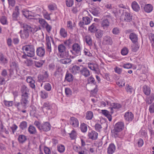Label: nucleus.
<instances>
[{
	"instance_id": "obj_1",
	"label": "nucleus",
	"mask_w": 154,
	"mask_h": 154,
	"mask_svg": "<svg viewBox=\"0 0 154 154\" xmlns=\"http://www.w3.org/2000/svg\"><path fill=\"white\" fill-rule=\"evenodd\" d=\"M21 26L23 30V32L21 30L20 33L21 38L24 39H26L29 37V33H34L40 29V27L35 25L26 23L21 24Z\"/></svg>"
},
{
	"instance_id": "obj_2",
	"label": "nucleus",
	"mask_w": 154,
	"mask_h": 154,
	"mask_svg": "<svg viewBox=\"0 0 154 154\" xmlns=\"http://www.w3.org/2000/svg\"><path fill=\"white\" fill-rule=\"evenodd\" d=\"M58 49L60 57L63 58L58 60L59 62L64 64L70 63L71 60L68 58L69 51L66 50V47L63 44H60L58 45Z\"/></svg>"
},
{
	"instance_id": "obj_3",
	"label": "nucleus",
	"mask_w": 154,
	"mask_h": 154,
	"mask_svg": "<svg viewBox=\"0 0 154 154\" xmlns=\"http://www.w3.org/2000/svg\"><path fill=\"white\" fill-rule=\"evenodd\" d=\"M21 98L20 100L22 108L26 109L29 106V102L28 100L29 93V90L25 85H22L21 88Z\"/></svg>"
},
{
	"instance_id": "obj_4",
	"label": "nucleus",
	"mask_w": 154,
	"mask_h": 154,
	"mask_svg": "<svg viewBox=\"0 0 154 154\" xmlns=\"http://www.w3.org/2000/svg\"><path fill=\"white\" fill-rule=\"evenodd\" d=\"M42 109L43 112L45 109L48 110L50 116L52 117L55 116L57 109V107L55 104H50L48 102L44 103Z\"/></svg>"
},
{
	"instance_id": "obj_5",
	"label": "nucleus",
	"mask_w": 154,
	"mask_h": 154,
	"mask_svg": "<svg viewBox=\"0 0 154 154\" xmlns=\"http://www.w3.org/2000/svg\"><path fill=\"white\" fill-rule=\"evenodd\" d=\"M24 52L26 53L28 57H33L35 54V48L33 45H29L23 46L22 48Z\"/></svg>"
},
{
	"instance_id": "obj_6",
	"label": "nucleus",
	"mask_w": 154,
	"mask_h": 154,
	"mask_svg": "<svg viewBox=\"0 0 154 154\" xmlns=\"http://www.w3.org/2000/svg\"><path fill=\"white\" fill-rule=\"evenodd\" d=\"M73 52H72L73 54L76 56L80 55L81 54V47L80 46L78 43L74 44L72 46Z\"/></svg>"
},
{
	"instance_id": "obj_7",
	"label": "nucleus",
	"mask_w": 154,
	"mask_h": 154,
	"mask_svg": "<svg viewBox=\"0 0 154 154\" xmlns=\"http://www.w3.org/2000/svg\"><path fill=\"white\" fill-rule=\"evenodd\" d=\"M110 104L109 108L110 109V112L112 114L114 112V109H117L121 107V105L118 103L110 102Z\"/></svg>"
},
{
	"instance_id": "obj_8",
	"label": "nucleus",
	"mask_w": 154,
	"mask_h": 154,
	"mask_svg": "<svg viewBox=\"0 0 154 154\" xmlns=\"http://www.w3.org/2000/svg\"><path fill=\"white\" fill-rule=\"evenodd\" d=\"M70 124L72 127L77 128L79 126V122L78 119L74 117H71L69 120Z\"/></svg>"
},
{
	"instance_id": "obj_9",
	"label": "nucleus",
	"mask_w": 154,
	"mask_h": 154,
	"mask_svg": "<svg viewBox=\"0 0 154 154\" xmlns=\"http://www.w3.org/2000/svg\"><path fill=\"white\" fill-rule=\"evenodd\" d=\"M98 134L94 131H89L88 133V138L90 139L95 140L97 138Z\"/></svg>"
},
{
	"instance_id": "obj_10",
	"label": "nucleus",
	"mask_w": 154,
	"mask_h": 154,
	"mask_svg": "<svg viewBox=\"0 0 154 154\" xmlns=\"http://www.w3.org/2000/svg\"><path fill=\"white\" fill-rule=\"evenodd\" d=\"M48 75L47 72H45L44 75H39L38 77V81L39 82H43L46 81Z\"/></svg>"
},
{
	"instance_id": "obj_11",
	"label": "nucleus",
	"mask_w": 154,
	"mask_h": 154,
	"mask_svg": "<svg viewBox=\"0 0 154 154\" xmlns=\"http://www.w3.org/2000/svg\"><path fill=\"white\" fill-rule=\"evenodd\" d=\"M19 14V7L17 6H16L15 7L14 11L12 14V18L13 20H17Z\"/></svg>"
},
{
	"instance_id": "obj_12",
	"label": "nucleus",
	"mask_w": 154,
	"mask_h": 154,
	"mask_svg": "<svg viewBox=\"0 0 154 154\" xmlns=\"http://www.w3.org/2000/svg\"><path fill=\"white\" fill-rule=\"evenodd\" d=\"M124 118L126 121L131 122L134 118V115L131 112H127L125 114Z\"/></svg>"
},
{
	"instance_id": "obj_13",
	"label": "nucleus",
	"mask_w": 154,
	"mask_h": 154,
	"mask_svg": "<svg viewBox=\"0 0 154 154\" xmlns=\"http://www.w3.org/2000/svg\"><path fill=\"white\" fill-rule=\"evenodd\" d=\"M22 12L23 14L25 17L28 19H33V17L35 16V14L32 11H26L25 12L22 11Z\"/></svg>"
},
{
	"instance_id": "obj_14",
	"label": "nucleus",
	"mask_w": 154,
	"mask_h": 154,
	"mask_svg": "<svg viewBox=\"0 0 154 154\" xmlns=\"http://www.w3.org/2000/svg\"><path fill=\"white\" fill-rule=\"evenodd\" d=\"M36 54L39 57H43L45 54V50L43 47H39L37 48Z\"/></svg>"
},
{
	"instance_id": "obj_15",
	"label": "nucleus",
	"mask_w": 154,
	"mask_h": 154,
	"mask_svg": "<svg viewBox=\"0 0 154 154\" xmlns=\"http://www.w3.org/2000/svg\"><path fill=\"white\" fill-rule=\"evenodd\" d=\"M51 129V125L48 122H46L41 124V130L45 131H49Z\"/></svg>"
},
{
	"instance_id": "obj_16",
	"label": "nucleus",
	"mask_w": 154,
	"mask_h": 154,
	"mask_svg": "<svg viewBox=\"0 0 154 154\" xmlns=\"http://www.w3.org/2000/svg\"><path fill=\"white\" fill-rule=\"evenodd\" d=\"M124 123L123 122H118L115 125L114 129L121 131L124 128Z\"/></svg>"
},
{
	"instance_id": "obj_17",
	"label": "nucleus",
	"mask_w": 154,
	"mask_h": 154,
	"mask_svg": "<svg viewBox=\"0 0 154 154\" xmlns=\"http://www.w3.org/2000/svg\"><path fill=\"white\" fill-rule=\"evenodd\" d=\"M103 43L106 45H111L112 43L111 38L108 35L105 36L103 37Z\"/></svg>"
},
{
	"instance_id": "obj_18",
	"label": "nucleus",
	"mask_w": 154,
	"mask_h": 154,
	"mask_svg": "<svg viewBox=\"0 0 154 154\" xmlns=\"http://www.w3.org/2000/svg\"><path fill=\"white\" fill-rule=\"evenodd\" d=\"M109 26V22L107 19L103 20L102 22L101 26L104 29H107Z\"/></svg>"
},
{
	"instance_id": "obj_19",
	"label": "nucleus",
	"mask_w": 154,
	"mask_h": 154,
	"mask_svg": "<svg viewBox=\"0 0 154 154\" xmlns=\"http://www.w3.org/2000/svg\"><path fill=\"white\" fill-rule=\"evenodd\" d=\"M129 38L134 43L137 42L138 40L137 35L134 33H131L129 35Z\"/></svg>"
},
{
	"instance_id": "obj_20",
	"label": "nucleus",
	"mask_w": 154,
	"mask_h": 154,
	"mask_svg": "<svg viewBox=\"0 0 154 154\" xmlns=\"http://www.w3.org/2000/svg\"><path fill=\"white\" fill-rule=\"evenodd\" d=\"M116 146L113 143H110L107 148V153L109 154H112L116 150Z\"/></svg>"
},
{
	"instance_id": "obj_21",
	"label": "nucleus",
	"mask_w": 154,
	"mask_h": 154,
	"mask_svg": "<svg viewBox=\"0 0 154 154\" xmlns=\"http://www.w3.org/2000/svg\"><path fill=\"white\" fill-rule=\"evenodd\" d=\"M26 81L27 82L29 83V85L31 88H35V82L32 77L30 76L27 77Z\"/></svg>"
},
{
	"instance_id": "obj_22",
	"label": "nucleus",
	"mask_w": 154,
	"mask_h": 154,
	"mask_svg": "<svg viewBox=\"0 0 154 154\" xmlns=\"http://www.w3.org/2000/svg\"><path fill=\"white\" fill-rule=\"evenodd\" d=\"M80 73L85 77L88 76L90 75L89 70L86 67H83L81 69Z\"/></svg>"
},
{
	"instance_id": "obj_23",
	"label": "nucleus",
	"mask_w": 154,
	"mask_h": 154,
	"mask_svg": "<svg viewBox=\"0 0 154 154\" xmlns=\"http://www.w3.org/2000/svg\"><path fill=\"white\" fill-rule=\"evenodd\" d=\"M97 25L95 23H93L90 26H89L88 28V31L91 33H94L97 32L98 29L97 27Z\"/></svg>"
},
{
	"instance_id": "obj_24",
	"label": "nucleus",
	"mask_w": 154,
	"mask_h": 154,
	"mask_svg": "<svg viewBox=\"0 0 154 154\" xmlns=\"http://www.w3.org/2000/svg\"><path fill=\"white\" fill-rule=\"evenodd\" d=\"M81 69L79 66L74 65L73 66L71 70V72L74 74H76L77 73H80Z\"/></svg>"
},
{
	"instance_id": "obj_25",
	"label": "nucleus",
	"mask_w": 154,
	"mask_h": 154,
	"mask_svg": "<svg viewBox=\"0 0 154 154\" xmlns=\"http://www.w3.org/2000/svg\"><path fill=\"white\" fill-rule=\"evenodd\" d=\"M8 61L6 57L2 54H0V63L5 65L8 63Z\"/></svg>"
},
{
	"instance_id": "obj_26",
	"label": "nucleus",
	"mask_w": 154,
	"mask_h": 154,
	"mask_svg": "<svg viewBox=\"0 0 154 154\" xmlns=\"http://www.w3.org/2000/svg\"><path fill=\"white\" fill-rule=\"evenodd\" d=\"M84 41L88 45L91 46L92 45V40L90 36L87 35L84 38Z\"/></svg>"
},
{
	"instance_id": "obj_27",
	"label": "nucleus",
	"mask_w": 154,
	"mask_h": 154,
	"mask_svg": "<svg viewBox=\"0 0 154 154\" xmlns=\"http://www.w3.org/2000/svg\"><path fill=\"white\" fill-rule=\"evenodd\" d=\"M10 66L11 68L9 70L10 72L14 69L17 70L18 67V63L17 62L15 61L11 62L10 63Z\"/></svg>"
},
{
	"instance_id": "obj_28",
	"label": "nucleus",
	"mask_w": 154,
	"mask_h": 154,
	"mask_svg": "<svg viewBox=\"0 0 154 154\" xmlns=\"http://www.w3.org/2000/svg\"><path fill=\"white\" fill-rule=\"evenodd\" d=\"M132 16L130 12H125L124 17V20L126 22H129L131 21L132 19Z\"/></svg>"
},
{
	"instance_id": "obj_29",
	"label": "nucleus",
	"mask_w": 154,
	"mask_h": 154,
	"mask_svg": "<svg viewBox=\"0 0 154 154\" xmlns=\"http://www.w3.org/2000/svg\"><path fill=\"white\" fill-rule=\"evenodd\" d=\"M59 34L63 38H65L67 35V32L66 29L63 28L60 29Z\"/></svg>"
},
{
	"instance_id": "obj_30",
	"label": "nucleus",
	"mask_w": 154,
	"mask_h": 154,
	"mask_svg": "<svg viewBox=\"0 0 154 154\" xmlns=\"http://www.w3.org/2000/svg\"><path fill=\"white\" fill-rule=\"evenodd\" d=\"M153 6L151 4H147L145 5L144 7V10L147 13H150L153 10Z\"/></svg>"
},
{
	"instance_id": "obj_31",
	"label": "nucleus",
	"mask_w": 154,
	"mask_h": 154,
	"mask_svg": "<svg viewBox=\"0 0 154 154\" xmlns=\"http://www.w3.org/2000/svg\"><path fill=\"white\" fill-rule=\"evenodd\" d=\"M28 131L30 134H35L37 133L35 128L33 125H29L28 128Z\"/></svg>"
},
{
	"instance_id": "obj_32",
	"label": "nucleus",
	"mask_w": 154,
	"mask_h": 154,
	"mask_svg": "<svg viewBox=\"0 0 154 154\" xmlns=\"http://www.w3.org/2000/svg\"><path fill=\"white\" fill-rule=\"evenodd\" d=\"M88 67L91 70L95 72L97 71V65L96 63H90L88 64Z\"/></svg>"
},
{
	"instance_id": "obj_33",
	"label": "nucleus",
	"mask_w": 154,
	"mask_h": 154,
	"mask_svg": "<svg viewBox=\"0 0 154 154\" xmlns=\"http://www.w3.org/2000/svg\"><path fill=\"white\" fill-rule=\"evenodd\" d=\"M143 91L145 95H148L151 92L150 88L146 85H144L143 87Z\"/></svg>"
},
{
	"instance_id": "obj_34",
	"label": "nucleus",
	"mask_w": 154,
	"mask_h": 154,
	"mask_svg": "<svg viewBox=\"0 0 154 154\" xmlns=\"http://www.w3.org/2000/svg\"><path fill=\"white\" fill-rule=\"evenodd\" d=\"M131 6L133 9L135 11H138L140 9V7L136 2L134 1L132 3Z\"/></svg>"
},
{
	"instance_id": "obj_35",
	"label": "nucleus",
	"mask_w": 154,
	"mask_h": 154,
	"mask_svg": "<svg viewBox=\"0 0 154 154\" xmlns=\"http://www.w3.org/2000/svg\"><path fill=\"white\" fill-rule=\"evenodd\" d=\"M120 132V131L118 130H117L116 129H114L111 131L112 136L114 137L115 138L121 137V136L119 134V132Z\"/></svg>"
},
{
	"instance_id": "obj_36",
	"label": "nucleus",
	"mask_w": 154,
	"mask_h": 154,
	"mask_svg": "<svg viewBox=\"0 0 154 154\" xmlns=\"http://www.w3.org/2000/svg\"><path fill=\"white\" fill-rule=\"evenodd\" d=\"M81 7L79 4H76L75 6L73 7L72 9V11L74 14H76L80 11Z\"/></svg>"
},
{
	"instance_id": "obj_37",
	"label": "nucleus",
	"mask_w": 154,
	"mask_h": 154,
	"mask_svg": "<svg viewBox=\"0 0 154 154\" xmlns=\"http://www.w3.org/2000/svg\"><path fill=\"white\" fill-rule=\"evenodd\" d=\"M93 112L91 111H88L86 113L85 118L88 120H90L92 119L93 117Z\"/></svg>"
},
{
	"instance_id": "obj_38",
	"label": "nucleus",
	"mask_w": 154,
	"mask_h": 154,
	"mask_svg": "<svg viewBox=\"0 0 154 154\" xmlns=\"http://www.w3.org/2000/svg\"><path fill=\"white\" fill-rule=\"evenodd\" d=\"M27 139L26 137L24 135H20L19 136L18 140L20 143L24 142Z\"/></svg>"
},
{
	"instance_id": "obj_39",
	"label": "nucleus",
	"mask_w": 154,
	"mask_h": 154,
	"mask_svg": "<svg viewBox=\"0 0 154 154\" xmlns=\"http://www.w3.org/2000/svg\"><path fill=\"white\" fill-rule=\"evenodd\" d=\"M89 11L94 15L95 16H97L100 13L99 8H97L91 9L89 10Z\"/></svg>"
},
{
	"instance_id": "obj_40",
	"label": "nucleus",
	"mask_w": 154,
	"mask_h": 154,
	"mask_svg": "<svg viewBox=\"0 0 154 154\" xmlns=\"http://www.w3.org/2000/svg\"><path fill=\"white\" fill-rule=\"evenodd\" d=\"M45 63V61L43 60H39L38 61H35V65L38 68L41 67Z\"/></svg>"
},
{
	"instance_id": "obj_41",
	"label": "nucleus",
	"mask_w": 154,
	"mask_h": 154,
	"mask_svg": "<svg viewBox=\"0 0 154 154\" xmlns=\"http://www.w3.org/2000/svg\"><path fill=\"white\" fill-rule=\"evenodd\" d=\"M154 98L153 96L152 95L149 97H147L146 99V103L148 104H150L153 101Z\"/></svg>"
},
{
	"instance_id": "obj_42",
	"label": "nucleus",
	"mask_w": 154,
	"mask_h": 154,
	"mask_svg": "<svg viewBox=\"0 0 154 154\" xmlns=\"http://www.w3.org/2000/svg\"><path fill=\"white\" fill-rule=\"evenodd\" d=\"M58 151L60 153L63 152L65 150V147L63 145L59 144L57 146Z\"/></svg>"
},
{
	"instance_id": "obj_43",
	"label": "nucleus",
	"mask_w": 154,
	"mask_h": 154,
	"mask_svg": "<svg viewBox=\"0 0 154 154\" xmlns=\"http://www.w3.org/2000/svg\"><path fill=\"white\" fill-rule=\"evenodd\" d=\"M140 45L137 42L135 43H134V44L133 45L131 46V50L133 52L137 51L139 49Z\"/></svg>"
},
{
	"instance_id": "obj_44",
	"label": "nucleus",
	"mask_w": 154,
	"mask_h": 154,
	"mask_svg": "<svg viewBox=\"0 0 154 154\" xmlns=\"http://www.w3.org/2000/svg\"><path fill=\"white\" fill-rule=\"evenodd\" d=\"M80 128L83 132H85L87 130V127L86 124L83 123L81 124Z\"/></svg>"
},
{
	"instance_id": "obj_45",
	"label": "nucleus",
	"mask_w": 154,
	"mask_h": 154,
	"mask_svg": "<svg viewBox=\"0 0 154 154\" xmlns=\"http://www.w3.org/2000/svg\"><path fill=\"white\" fill-rule=\"evenodd\" d=\"M1 23L3 25H6L8 24L7 18L5 16H2L0 18Z\"/></svg>"
},
{
	"instance_id": "obj_46",
	"label": "nucleus",
	"mask_w": 154,
	"mask_h": 154,
	"mask_svg": "<svg viewBox=\"0 0 154 154\" xmlns=\"http://www.w3.org/2000/svg\"><path fill=\"white\" fill-rule=\"evenodd\" d=\"M75 23H73L71 21H68L67 22V27L69 29L72 30L74 26Z\"/></svg>"
},
{
	"instance_id": "obj_47",
	"label": "nucleus",
	"mask_w": 154,
	"mask_h": 154,
	"mask_svg": "<svg viewBox=\"0 0 154 154\" xmlns=\"http://www.w3.org/2000/svg\"><path fill=\"white\" fill-rule=\"evenodd\" d=\"M48 7L49 9L51 11L55 10L57 8L56 5L54 3L49 4L48 5Z\"/></svg>"
},
{
	"instance_id": "obj_48",
	"label": "nucleus",
	"mask_w": 154,
	"mask_h": 154,
	"mask_svg": "<svg viewBox=\"0 0 154 154\" xmlns=\"http://www.w3.org/2000/svg\"><path fill=\"white\" fill-rule=\"evenodd\" d=\"M38 22L43 28L48 23L44 19L42 18H39Z\"/></svg>"
},
{
	"instance_id": "obj_49",
	"label": "nucleus",
	"mask_w": 154,
	"mask_h": 154,
	"mask_svg": "<svg viewBox=\"0 0 154 154\" xmlns=\"http://www.w3.org/2000/svg\"><path fill=\"white\" fill-rule=\"evenodd\" d=\"M65 79L68 82H71L73 80L72 75L71 74H66L65 76Z\"/></svg>"
},
{
	"instance_id": "obj_50",
	"label": "nucleus",
	"mask_w": 154,
	"mask_h": 154,
	"mask_svg": "<svg viewBox=\"0 0 154 154\" xmlns=\"http://www.w3.org/2000/svg\"><path fill=\"white\" fill-rule=\"evenodd\" d=\"M69 134L71 139H74L76 138L77 136L76 133L74 130H72L71 133Z\"/></svg>"
},
{
	"instance_id": "obj_51",
	"label": "nucleus",
	"mask_w": 154,
	"mask_h": 154,
	"mask_svg": "<svg viewBox=\"0 0 154 154\" xmlns=\"http://www.w3.org/2000/svg\"><path fill=\"white\" fill-rule=\"evenodd\" d=\"M44 88L45 90L48 91H51L52 88L51 85L48 83L45 84Z\"/></svg>"
},
{
	"instance_id": "obj_52",
	"label": "nucleus",
	"mask_w": 154,
	"mask_h": 154,
	"mask_svg": "<svg viewBox=\"0 0 154 154\" xmlns=\"http://www.w3.org/2000/svg\"><path fill=\"white\" fill-rule=\"evenodd\" d=\"M41 98L45 99L47 98L48 97V93L45 91H41Z\"/></svg>"
},
{
	"instance_id": "obj_53",
	"label": "nucleus",
	"mask_w": 154,
	"mask_h": 154,
	"mask_svg": "<svg viewBox=\"0 0 154 154\" xmlns=\"http://www.w3.org/2000/svg\"><path fill=\"white\" fill-rule=\"evenodd\" d=\"M82 20L84 23H85V25L88 24L91 21L90 19L87 17H83Z\"/></svg>"
},
{
	"instance_id": "obj_54",
	"label": "nucleus",
	"mask_w": 154,
	"mask_h": 154,
	"mask_svg": "<svg viewBox=\"0 0 154 154\" xmlns=\"http://www.w3.org/2000/svg\"><path fill=\"white\" fill-rule=\"evenodd\" d=\"M110 104V102L107 101H102L100 102V106L101 107H104L106 106V105L108 106H109Z\"/></svg>"
},
{
	"instance_id": "obj_55",
	"label": "nucleus",
	"mask_w": 154,
	"mask_h": 154,
	"mask_svg": "<svg viewBox=\"0 0 154 154\" xmlns=\"http://www.w3.org/2000/svg\"><path fill=\"white\" fill-rule=\"evenodd\" d=\"M3 103L5 106L8 107L12 106L13 104V101H8L6 100H4Z\"/></svg>"
},
{
	"instance_id": "obj_56",
	"label": "nucleus",
	"mask_w": 154,
	"mask_h": 154,
	"mask_svg": "<svg viewBox=\"0 0 154 154\" xmlns=\"http://www.w3.org/2000/svg\"><path fill=\"white\" fill-rule=\"evenodd\" d=\"M27 127V123L25 121H23L20 123V127L22 130L26 128Z\"/></svg>"
},
{
	"instance_id": "obj_57",
	"label": "nucleus",
	"mask_w": 154,
	"mask_h": 154,
	"mask_svg": "<svg viewBox=\"0 0 154 154\" xmlns=\"http://www.w3.org/2000/svg\"><path fill=\"white\" fill-rule=\"evenodd\" d=\"M103 31L102 30H99L96 34V37L97 38H101L103 35Z\"/></svg>"
},
{
	"instance_id": "obj_58",
	"label": "nucleus",
	"mask_w": 154,
	"mask_h": 154,
	"mask_svg": "<svg viewBox=\"0 0 154 154\" xmlns=\"http://www.w3.org/2000/svg\"><path fill=\"white\" fill-rule=\"evenodd\" d=\"M125 80L123 79H120L119 81V82L117 83V84L119 87H122L125 86Z\"/></svg>"
},
{
	"instance_id": "obj_59",
	"label": "nucleus",
	"mask_w": 154,
	"mask_h": 154,
	"mask_svg": "<svg viewBox=\"0 0 154 154\" xmlns=\"http://www.w3.org/2000/svg\"><path fill=\"white\" fill-rule=\"evenodd\" d=\"M46 48L47 51L50 53L51 52V44L46 43Z\"/></svg>"
},
{
	"instance_id": "obj_60",
	"label": "nucleus",
	"mask_w": 154,
	"mask_h": 154,
	"mask_svg": "<svg viewBox=\"0 0 154 154\" xmlns=\"http://www.w3.org/2000/svg\"><path fill=\"white\" fill-rule=\"evenodd\" d=\"M128 49L126 48H123L121 51V54L123 55H126L128 53Z\"/></svg>"
},
{
	"instance_id": "obj_61",
	"label": "nucleus",
	"mask_w": 154,
	"mask_h": 154,
	"mask_svg": "<svg viewBox=\"0 0 154 154\" xmlns=\"http://www.w3.org/2000/svg\"><path fill=\"white\" fill-rule=\"evenodd\" d=\"M83 53L86 56L88 57H91L92 56V54L89 51L85 48H84L83 51Z\"/></svg>"
},
{
	"instance_id": "obj_62",
	"label": "nucleus",
	"mask_w": 154,
	"mask_h": 154,
	"mask_svg": "<svg viewBox=\"0 0 154 154\" xmlns=\"http://www.w3.org/2000/svg\"><path fill=\"white\" fill-rule=\"evenodd\" d=\"M120 32L119 28L117 27L114 28L112 30V32L114 35H118Z\"/></svg>"
},
{
	"instance_id": "obj_63",
	"label": "nucleus",
	"mask_w": 154,
	"mask_h": 154,
	"mask_svg": "<svg viewBox=\"0 0 154 154\" xmlns=\"http://www.w3.org/2000/svg\"><path fill=\"white\" fill-rule=\"evenodd\" d=\"M73 0H66V5L67 7H71L73 5Z\"/></svg>"
},
{
	"instance_id": "obj_64",
	"label": "nucleus",
	"mask_w": 154,
	"mask_h": 154,
	"mask_svg": "<svg viewBox=\"0 0 154 154\" xmlns=\"http://www.w3.org/2000/svg\"><path fill=\"white\" fill-rule=\"evenodd\" d=\"M143 141L142 139L140 138L137 140V144L139 147H142L143 145Z\"/></svg>"
}]
</instances>
